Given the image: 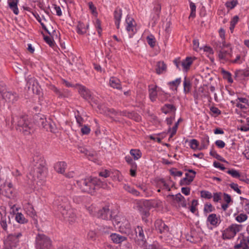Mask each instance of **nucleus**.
Returning a JSON list of instances; mask_svg holds the SVG:
<instances>
[{
	"label": "nucleus",
	"instance_id": "f8f14e48",
	"mask_svg": "<svg viewBox=\"0 0 249 249\" xmlns=\"http://www.w3.org/2000/svg\"><path fill=\"white\" fill-rule=\"evenodd\" d=\"M157 225H158V229H157V232L162 234L159 236V238L161 240H166L165 235L168 233V227L161 220H157Z\"/></svg>",
	"mask_w": 249,
	"mask_h": 249
},
{
	"label": "nucleus",
	"instance_id": "4468645a",
	"mask_svg": "<svg viewBox=\"0 0 249 249\" xmlns=\"http://www.w3.org/2000/svg\"><path fill=\"white\" fill-rule=\"evenodd\" d=\"M3 98L7 102L13 103L18 99V95L15 92L5 91L1 93Z\"/></svg>",
	"mask_w": 249,
	"mask_h": 249
},
{
	"label": "nucleus",
	"instance_id": "a18cd8bd",
	"mask_svg": "<svg viewBox=\"0 0 249 249\" xmlns=\"http://www.w3.org/2000/svg\"><path fill=\"white\" fill-rule=\"evenodd\" d=\"M235 74L236 76H240L243 77L249 76V70H238L236 71Z\"/></svg>",
	"mask_w": 249,
	"mask_h": 249
},
{
	"label": "nucleus",
	"instance_id": "09e8293b",
	"mask_svg": "<svg viewBox=\"0 0 249 249\" xmlns=\"http://www.w3.org/2000/svg\"><path fill=\"white\" fill-rule=\"evenodd\" d=\"M49 119H47L45 117H41L39 119L38 123L40 124L44 129H45V127L47 126L48 124Z\"/></svg>",
	"mask_w": 249,
	"mask_h": 249
},
{
	"label": "nucleus",
	"instance_id": "864d4df0",
	"mask_svg": "<svg viewBox=\"0 0 249 249\" xmlns=\"http://www.w3.org/2000/svg\"><path fill=\"white\" fill-rule=\"evenodd\" d=\"M237 0H232L231 1H227L226 3V6L227 7L230 9H233L237 4Z\"/></svg>",
	"mask_w": 249,
	"mask_h": 249
},
{
	"label": "nucleus",
	"instance_id": "5701e85b",
	"mask_svg": "<svg viewBox=\"0 0 249 249\" xmlns=\"http://www.w3.org/2000/svg\"><path fill=\"white\" fill-rule=\"evenodd\" d=\"M67 166V163L64 161H59L55 164L54 170L58 173L63 174Z\"/></svg>",
	"mask_w": 249,
	"mask_h": 249
},
{
	"label": "nucleus",
	"instance_id": "20e7f679",
	"mask_svg": "<svg viewBox=\"0 0 249 249\" xmlns=\"http://www.w3.org/2000/svg\"><path fill=\"white\" fill-rule=\"evenodd\" d=\"M57 205L58 211L61 213L63 219L69 223H72L75 221L76 218L73 210L71 209L66 202L58 204L55 202Z\"/></svg>",
	"mask_w": 249,
	"mask_h": 249
},
{
	"label": "nucleus",
	"instance_id": "c03bdc74",
	"mask_svg": "<svg viewBox=\"0 0 249 249\" xmlns=\"http://www.w3.org/2000/svg\"><path fill=\"white\" fill-rule=\"evenodd\" d=\"M147 42L151 47H154L155 46V36L154 35L150 34L146 37Z\"/></svg>",
	"mask_w": 249,
	"mask_h": 249
},
{
	"label": "nucleus",
	"instance_id": "bb28decb",
	"mask_svg": "<svg viewBox=\"0 0 249 249\" xmlns=\"http://www.w3.org/2000/svg\"><path fill=\"white\" fill-rule=\"evenodd\" d=\"M110 86L114 89H120L121 88L120 80L116 77H112L109 80Z\"/></svg>",
	"mask_w": 249,
	"mask_h": 249
},
{
	"label": "nucleus",
	"instance_id": "9d476101",
	"mask_svg": "<svg viewBox=\"0 0 249 249\" xmlns=\"http://www.w3.org/2000/svg\"><path fill=\"white\" fill-rule=\"evenodd\" d=\"M28 89L29 93L39 94L41 91L40 87L38 82L34 77H28L26 86Z\"/></svg>",
	"mask_w": 249,
	"mask_h": 249
},
{
	"label": "nucleus",
	"instance_id": "c756f323",
	"mask_svg": "<svg viewBox=\"0 0 249 249\" xmlns=\"http://www.w3.org/2000/svg\"><path fill=\"white\" fill-rule=\"evenodd\" d=\"M122 11L121 9H116L114 12V17L115 19V24L117 28H119L120 21L122 18Z\"/></svg>",
	"mask_w": 249,
	"mask_h": 249
},
{
	"label": "nucleus",
	"instance_id": "39448f33",
	"mask_svg": "<svg viewBox=\"0 0 249 249\" xmlns=\"http://www.w3.org/2000/svg\"><path fill=\"white\" fill-rule=\"evenodd\" d=\"M113 224L122 233L129 234L131 232V226L124 216H117L113 221Z\"/></svg>",
	"mask_w": 249,
	"mask_h": 249
},
{
	"label": "nucleus",
	"instance_id": "3c124183",
	"mask_svg": "<svg viewBox=\"0 0 249 249\" xmlns=\"http://www.w3.org/2000/svg\"><path fill=\"white\" fill-rule=\"evenodd\" d=\"M214 208L211 203H206L204 206V211L206 213H209L213 212Z\"/></svg>",
	"mask_w": 249,
	"mask_h": 249
},
{
	"label": "nucleus",
	"instance_id": "de8ad7c7",
	"mask_svg": "<svg viewBox=\"0 0 249 249\" xmlns=\"http://www.w3.org/2000/svg\"><path fill=\"white\" fill-rule=\"evenodd\" d=\"M199 143L196 139H192L190 142V146L193 149L196 150L199 149L198 147Z\"/></svg>",
	"mask_w": 249,
	"mask_h": 249
},
{
	"label": "nucleus",
	"instance_id": "aec40b11",
	"mask_svg": "<svg viewBox=\"0 0 249 249\" xmlns=\"http://www.w3.org/2000/svg\"><path fill=\"white\" fill-rule=\"evenodd\" d=\"M79 92L81 96L86 100L92 99V95L90 91L83 86H80L79 89Z\"/></svg>",
	"mask_w": 249,
	"mask_h": 249
},
{
	"label": "nucleus",
	"instance_id": "69168bd1",
	"mask_svg": "<svg viewBox=\"0 0 249 249\" xmlns=\"http://www.w3.org/2000/svg\"><path fill=\"white\" fill-rule=\"evenodd\" d=\"M81 131L83 134H88L90 131V129L88 126L84 125L81 128Z\"/></svg>",
	"mask_w": 249,
	"mask_h": 249
},
{
	"label": "nucleus",
	"instance_id": "cd10ccee",
	"mask_svg": "<svg viewBox=\"0 0 249 249\" xmlns=\"http://www.w3.org/2000/svg\"><path fill=\"white\" fill-rule=\"evenodd\" d=\"M183 85L184 92L185 94L190 92L192 87V84L190 79L186 77H185L183 80Z\"/></svg>",
	"mask_w": 249,
	"mask_h": 249
},
{
	"label": "nucleus",
	"instance_id": "c9c22d12",
	"mask_svg": "<svg viewBox=\"0 0 249 249\" xmlns=\"http://www.w3.org/2000/svg\"><path fill=\"white\" fill-rule=\"evenodd\" d=\"M209 144V138L208 136L206 135L204 136L203 138H202L201 142V145L199 148V150H202L204 149H206L208 145Z\"/></svg>",
	"mask_w": 249,
	"mask_h": 249
},
{
	"label": "nucleus",
	"instance_id": "393cba45",
	"mask_svg": "<svg viewBox=\"0 0 249 249\" xmlns=\"http://www.w3.org/2000/svg\"><path fill=\"white\" fill-rule=\"evenodd\" d=\"M193 63V58L191 57H187L185 59L182 61V69L187 71Z\"/></svg>",
	"mask_w": 249,
	"mask_h": 249
},
{
	"label": "nucleus",
	"instance_id": "a878e982",
	"mask_svg": "<svg viewBox=\"0 0 249 249\" xmlns=\"http://www.w3.org/2000/svg\"><path fill=\"white\" fill-rule=\"evenodd\" d=\"M8 3L10 8L13 11V13L16 15H18L19 13L18 8V0H9Z\"/></svg>",
	"mask_w": 249,
	"mask_h": 249
},
{
	"label": "nucleus",
	"instance_id": "a19ab883",
	"mask_svg": "<svg viewBox=\"0 0 249 249\" xmlns=\"http://www.w3.org/2000/svg\"><path fill=\"white\" fill-rule=\"evenodd\" d=\"M16 220L19 223L23 224L26 223L27 220L23 214L21 213H18L15 217Z\"/></svg>",
	"mask_w": 249,
	"mask_h": 249
},
{
	"label": "nucleus",
	"instance_id": "58836bf2",
	"mask_svg": "<svg viewBox=\"0 0 249 249\" xmlns=\"http://www.w3.org/2000/svg\"><path fill=\"white\" fill-rule=\"evenodd\" d=\"M207 221H209L211 225L216 226L218 223V218L215 214L212 213L208 216Z\"/></svg>",
	"mask_w": 249,
	"mask_h": 249
},
{
	"label": "nucleus",
	"instance_id": "a211bd4d",
	"mask_svg": "<svg viewBox=\"0 0 249 249\" xmlns=\"http://www.w3.org/2000/svg\"><path fill=\"white\" fill-rule=\"evenodd\" d=\"M23 209L27 214L30 217L35 218L36 213L33 206L29 202L25 203L23 206Z\"/></svg>",
	"mask_w": 249,
	"mask_h": 249
},
{
	"label": "nucleus",
	"instance_id": "0eeeda50",
	"mask_svg": "<svg viewBox=\"0 0 249 249\" xmlns=\"http://www.w3.org/2000/svg\"><path fill=\"white\" fill-rule=\"evenodd\" d=\"M36 249H50L51 241L47 236L43 234H38L36 237Z\"/></svg>",
	"mask_w": 249,
	"mask_h": 249
},
{
	"label": "nucleus",
	"instance_id": "4be33fe9",
	"mask_svg": "<svg viewBox=\"0 0 249 249\" xmlns=\"http://www.w3.org/2000/svg\"><path fill=\"white\" fill-rule=\"evenodd\" d=\"M110 215L109 210L108 208H103L99 211L97 213V217L102 219H107Z\"/></svg>",
	"mask_w": 249,
	"mask_h": 249
},
{
	"label": "nucleus",
	"instance_id": "37998d69",
	"mask_svg": "<svg viewBox=\"0 0 249 249\" xmlns=\"http://www.w3.org/2000/svg\"><path fill=\"white\" fill-rule=\"evenodd\" d=\"M78 149L79 152L83 153L84 155L87 156H93V154L91 153L90 151H89L86 147L82 146H79L78 147Z\"/></svg>",
	"mask_w": 249,
	"mask_h": 249
},
{
	"label": "nucleus",
	"instance_id": "e2e57ef3",
	"mask_svg": "<svg viewBox=\"0 0 249 249\" xmlns=\"http://www.w3.org/2000/svg\"><path fill=\"white\" fill-rule=\"evenodd\" d=\"M53 8L54 9V11L56 13V15H57L58 16H62V13L61 11V9L59 6H57L56 4H53Z\"/></svg>",
	"mask_w": 249,
	"mask_h": 249
},
{
	"label": "nucleus",
	"instance_id": "79ce46f5",
	"mask_svg": "<svg viewBox=\"0 0 249 249\" xmlns=\"http://www.w3.org/2000/svg\"><path fill=\"white\" fill-rule=\"evenodd\" d=\"M149 97L152 101L156 100V86H151L149 87Z\"/></svg>",
	"mask_w": 249,
	"mask_h": 249
},
{
	"label": "nucleus",
	"instance_id": "0e129e2a",
	"mask_svg": "<svg viewBox=\"0 0 249 249\" xmlns=\"http://www.w3.org/2000/svg\"><path fill=\"white\" fill-rule=\"evenodd\" d=\"M221 193H215L213 196V200L214 202H218L221 199Z\"/></svg>",
	"mask_w": 249,
	"mask_h": 249
},
{
	"label": "nucleus",
	"instance_id": "ddd939ff",
	"mask_svg": "<svg viewBox=\"0 0 249 249\" xmlns=\"http://www.w3.org/2000/svg\"><path fill=\"white\" fill-rule=\"evenodd\" d=\"M196 174V172L193 170H189L188 173L185 174V177L180 180V185L183 186L190 184L194 180Z\"/></svg>",
	"mask_w": 249,
	"mask_h": 249
},
{
	"label": "nucleus",
	"instance_id": "6ab92c4d",
	"mask_svg": "<svg viewBox=\"0 0 249 249\" xmlns=\"http://www.w3.org/2000/svg\"><path fill=\"white\" fill-rule=\"evenodd\" d=\"M138 232L139 233V239L138 240V244L140 246L143 247L145 245V241L144 240V236L143 232V231L141 227L138 226L137 228L136 229V232L137 233Z\"/></svg>",
	"mask_w": 249,
	"mask_h": 249
},
{
	"label": "nucleus",
	"instance_id": "7c9ffc66",
	"mask_svg": "<svg viewBox=\"0 0 249 249\" xmlns=\"http://www.w3.org/2000/svg\"><path fill=\"white\" fill-rule=\"evenodd\" d=\"M88 27V24L85 25L83 23L79 22L77 26V32L79 34H85Z\"/></svg>",
	"mask_w": 249,
	"mask_h": 249
},
{
	"label": "nucleus",
	"instance_id": "13d9d810",
	"mask_svg": "<svg viewBox=\"0 0 249 249\" xmlns=\"http://www.w3.org/2000/svg\"><path fill=\"white\" fill-rule=\"evenodd\" d=\"M198 204V202H197V200H196V199H194L193 200H192V204H191V206L190 207V211L193 213H195L196 211V206H197Z\"/></svg>",
	"mask_w": 249,
	"mask_h": 249
},
{
	"label": "nucleus",
	"instance_id": "6e6d98bb",
	"mask_svg": "<svg viewBox=\"0 0 249 249\" xmlns=\"http://www.w3.org/2000/svg\"><path fill=\"white\" fill-rule=\"evenodd\" d=\"M110 174L111 172L105 169L100 172L99 175L100 177L107 178L110 175Z\"/></svg>",
	"mask_w": 249,
	"mask_h": 249
},
{
	"label": "nucleus",
	"instance_id": "c85d7f7f",
	"mask_svg": "<svg viewBox=\"0 0 249 249\" xmlns=\"http://www.w3.org/2000/svg\"><path fill=\"white\" fill-rule=\"evenodd\" d=\"M157 186L159 187L160 188L157 190V192H160V189L166 190L168 191H170V188L168 184L163 179L157 180Z\"/></svg>",
	"mask_w": 249,
	"mask_h": 249
},
{
	"label": "nucleus",
	"instance_id": "052dcab7",
	"mask_svg": "<svg viewBox=\"0 0 249 249\" xmlns=\"http://www.w3.org/2000/svg\"><path fill=\"white\" fill-rule=\"evenodd\" d=\"M222 71L224 74V76L225 77V78H227L229 82L232 83L233 81L231 77V73L223 70Z\"/></svg>",
	"mask_w": 249,
	"mask_h": 249
},
{
	"label": "nucleus",
	"instance_id": "b1692460",
	"mask_svg": "<svg viewBox=\"0 0 249 249\" xmlns=\"http://www.w3.org/2000/svg\"><path fill=\"white\" fill-rule=\"evenodd\" d=\"M167 65L163 61H159L157 63V74H164L167 71Z\"/></svg>",
	"mask_w": 249,
	"mask_h": 249
},
{
	"label": "nucleus",
	"instance_id": "dca6fc26",
	"mask_svg": "<svg viewBox=\"0 0 249 249\" xmlns=\"http://www.w3.org/2000/svg\"><path fill=\"white\" fill-rule=\"evenodd\" d=\"M6 209L4 207L0 208V224L3 230L6 231L7 228Z\"/></svg>",
	"mask_w": 249,
	"mask_h": 249
},
{
	"label": "nucleus",
	"instance_id": "f03ea898",
	"mask_svg": "<svg viewBox=\"0 0 249 249\" xmlns=\"http://www.w3.org/2000/svg\"><path fill=\"white\" fill-rule=\"evenodd\" d=\"M77 185L83 192L92 194L94 191L95 187L105 188L107 186L106 183H104L96 178L87 177L76 181Z\"/></svg>",
	"mask_w": 249,
	"mask_h": 249
},
{
	"label": "nucleus",
	"instance_id": "8fccbe9b",
	"mask_svg": "<svg viewBox=\"0 0 249 249\" xmlns=\"http://www.w3.org/2000/svg\"><path fill=\"white\" fill-rule=\"evenodd\" d=\"M248 216L246 214L241 213L236 217V220L238 222H243L247 219Z\"/></svg>",
	"mask_w": 249,
	"mask_h": 249
},
{
	"label": "nucleus",
	"instance_id": "338daca9",
	"mask_svg": "<svg viewBox=\"0 0 249 249\" xmlns=\"http://www.w3.org/2000/svg\"><path fill=\"white\" fill-rule=\"evenodd\" d=\"M89 7V9L91 10L92 14H96V8L93 5L92 2H89L88 3Z\"/></svg>",
	"mask_w": 249,
	"mask_h": 249
},
{
	"label": "nucleus",
	"instance_id": "bf43d9fd",
	"mask_svg": "<svg viewBox=\"0 0 249 249\" xmlns=\"http://www.w3.org/2000/svg\"><path fill=\"white\" fill-rule=\"evenodd\" d=\"M231 188L239 194H241V191L239 189L238 185L236 183H232L229 185Z\"/></svg>",
	"mask_w": 249,
	"mask_h": 249
},
{
	"label": "nucleus",
	"instance_id": "4c0bfd02",
	"mask_svg": "<svg viewBox=\"0 0 249 249\" xmlns=\"http://www.w3.org/2000/svg\"><path fill=\"white\" fill-rule=\"evenodd\" d=\"M124 189L127 192L135 196H139L140 195V193L137 190L128 185L124 184Z\"/></svg>",
	"mask_w": 249,
	"mask_h": 249
},
{
	"label": "nucleus",
	"instance_id": "2eb2a0df",
	"mask_svg": "<svg viewBox=\"0 0 249 249\" xmlns=\"http://www.w3.org/2000/svg\"><path fill=\"white\" fill-rule=\"evenodd\" d=\"M231 48H229L227 50L224 49L223 47L220 49L218 53V57L220 60L227 61L231 56Z\"/></svg>",
	"mask_w": 249,
	"mask_h": 249
},
{
	"label": "nucleus",
	"instance_id": "7ed1b4c3",
	"mask_svg": "<svg viewBox=\"0 0 249 249\" xmlns=\"http://www.w3.org/2000/svg\"><path fill=\"white\" fill-rule=\"evenodd\" d=\"M11 123L16 126V129L25 135L30 134L32 131V124L29 122L27 116L23 115H13Z\"/></svg>",
	"mask_w": 249,
	"mask_h": 249
},
{
	"label": "nucleus",
	"instance_id": "f257e3e1",
	"mask_svg": "<svg viewBox=\"0 0 249 249\" xmlns=\"http://www.w3.org/2000/svg\"><path fill=\"white\" fill-rule=\"evenodd\" d=\"M34 167L31 172L27 176V183L35 185V182L38 186L43 185L47 174L45 162L40 155H35L33 157Z\"/></svg>",
	"mask_w": 249,
	"mask_h": 249
},
{
	"label": "nucleus",
	"instance_id": "603ef678",
	"mask_svg": "<svg viewBox=\"0 0 249 249\" xmlns=\"http://www.w3.org/2000/svg\"><path fill=\"white\" fill-rule=\"evenodd\" d=\"M227 173L233 178H239L240 177L239 173L234 169L229 170L227 171Z\"/></svg>",
	"mask_w": 249,
	"mask_h": 249
},
{
	"label": "nucleus",
	"instance_id": "1a4fd4ad",
	"mask_svg": "<svg viewBox=\"0 0 249 249\" xmlns=\"http://www.w3.org/2000/svg\"><path fill=\"white\" fill-rule=\"evenodd\" d=\"M241 227V225L237 224L231 225L224 231L222 233L223 238L231 239L233 238L236 233L240 231Z\"/></svg>",
	"mask_w": 249,
	"mask_h": 249
},
{
	"label": "nucleus",
	"instance_id": "680f3d73",
	"mask_svg": "<svg viewBox=\"0 0 249 249\" xmlns=\"http://www.w3.org/2000/svg\"><path fill=\"white\" fill-rule=\"evenodd\" d=\"M170 173L172 175L177 177H181L183 173L180 171H177L175 169L170 170Z\"/></svg>",
	"mask_w": 249,
	"mask_h": 249
},
{
	"label": "nucleus",
	"instance_id": "423d86ee",
	"mask_svg": "<svg viewBox=\"0 0 249 249\" xmlns=\"http://www.w3.org/2000/svg\"><path fill=\"white\" fill-rule=\"evenodd\" d=\"M153 206L152 202L148 200H138L135 208L140 213L143 219L149 215V210Z\"/></svg>",
	"mask_w": 249,
	"mask_h": 249
},
{
	"label": "nucleus",
	"instance_id": "2f4dec72",
	"mask_svg": "<svg viewBox=\"0 0 249 249\" xmlns=\"http://www.w3.org/2000/svg\"><path fill=\"white\" fill-rule=\"evenodd\" d=\"M247 241L244 238L240 240L239 243L235 245L234 247L235 249H249V247L247 244Z\"/></svg>",
	"mask_w": 249,
	"mask_h": 249
},
{
	"label": "nucleus",
	"instance_id": "473e14b6",
	"mask_svg": "<svg viewBox=\"0 0 249 249\" xmlns=\"http://www.w3.org/2000/svg\"><path fill=\"white\" fill-rule=\"evenodd\" d=\"M174 199L177 202L179 203V205L182 207H186V202L185 198L180 193H178L176 195Z\"/></svg>",
	"mask_w": 249,
	"mask_h": 249
},
{
	"label": "nucleus",
	"instance_id": "72a5a7b5",
	"mask_svg": "<svg viewBox=\"0 0 249 249\" xmlns=\"http://www.w3.org/2000/svg\"><path fill=\"white\" fill-rule=\"evenodd\" d=\"M181 82V78H178L175 80L168 82V85L171 89H173L175 88V89L177 91L178 86L180 85Z\"/></svg>",
	"mask_w": 249,
	"mask_h": 249
},
{
	"label": "nucleus",
	"instance_id": "774afa93",
	"mask_svg": "<svg viewBox=\"0 0 249 249\" xmlns=\"http://www.w3.org/2000/svg\"><path fill=\"white\" fill-rule=\"evenodd\" d=\"M215 143L216 145L220 148H223L225 146V142L221 140H217Z\"/></svg>",
	"mask_w": 249,
	"mask_h": 249
},
{
	"label": "nucleus",
	"instance_id": "412c9836",
	"mask_svg": "<svg viewBox=\"0 0 249 249\" xmlns=\"http://www.w3.org/2000/svg\"><path fill=\"white\" fill-rule=\"evenodd\" d=\"M5 196L8 198H13L15 196L16 192L11 183H8L5 189Z\"/></svg>",
	"mask_w": 249,
	"mask_h": 249
},
{
	"label": "nucleus",
	"instance_id": "5fc2aeb1",
	"mask_svg": "<svg viewBox=\"0 0 249 249\" xmlns=\"http://www.w3.org/2000/svg\"><path fill=\"white\" fill-rule=\"evenodd\" d=\"M190 6L191 10L190 17L194 18L196 16V6L195 4L192 2H190Z\"/></svg>",
	"mask_w": 249,
	"mask_h": 249
},
{
	"label": "nucleus",
	"instance_id": "ea45409f",
	"mask_svg": "<svg viewBox=\"0 0 249 249\" xmlns=\"http://www.w3.org/2000/svg\"><path fill=\"white\" fill-rule=\"evenodd\" d=\"M130 154L135 160H138L142 157V153L139 149H131Z\"/></svg>",
	"mask_w": 249,
	"mask_h": 249
},
{
	"label": "nucleus",
	"instance_id": "f3484780",
	"mask_svg": "<svg viewBox=\"0 0 249 249\" xmlns=\"http://www.w3.org/2000/svg\"><path fill=\"white\" fill-rule=\"evenodd\" d=\"M110 239L115 244H120L126 240V236L114 233L110 235Z\"/></svg>",
	"mask_w": 249,
	"mask_h": 249
},
{
	"label": "nucleus",
	"instance_id": "9b49d317",
	"mask_svg": "<svg viewBox=\"0 0 249 249\" xmlns=\"http://www.w3.org/2000/svg\"><path fill=\"white\" fill-rule=\"evenodd\" d=\"M21 236L20 233L16 234L9 235L4 241V246L6 248L13 249L16 247L18 242V238Z\"/></svg>",
	"mask_w": 249,
	"mask_h": 249
},
{
	"label": "nucleus",
	"instance_id": "f704fd0d",
	"mask_svg": "<svg viewBox=\"0 0 249 249\" xmlns=\"http://www.w3.org/2000/svg\"><path fill=\"white\" fill-rule=\"evenodd\" d=\"M176 107L175 106L171 104H165L162 108L161 110L162 112L165 114H167L170 112H175L176 110Z\"/></svg>",
	"mask_w": 249,
	"mask_h": 249
},
{
	"label": "nucleus",
	"instance_id": "e433bc0d",
	"mask_svg": "<svg viewBox=\"0 0 249 249\" xmlns=\"http://www.w3.org/2000/svg\"><path fill=\"white\" fill-rule=\"evenodd\" d=\"M47 131H51L52 132H55L56 128L55 124L52 120L49 118L48 124L47 126L45 127V129Z\"/></svg>",
	"mask_w": 249,
	"mask_h": 249
},
{
	"label": "nucleus",
	"instance_id": "6e6552de",
	"mask_svg": "<svg viewBox=\"0 0 249 249\" xmlns=\"http://www.w3.org/2000/svg\"><path fill=\"white\" fill-rule=\"evenodd\" d=\"M124 26L130 37H132L138 29L136 22L132 17L128 16L125 18Z\"/></svg>",
	"mask_w": 249,
	"mask_h": 249
},
{
	"label": "nucleus",
	"instance_id": "4d7b16f0",
	"mask_svg": "<svg viewBox=\"0 0 249 249\" xmlns=\"http://www.w3.org/2000/svg\"><path fill=\"white\" fill-rule=\"evenodd\" d=\"M174 63L176 66V67L179 70H181L182 61L180 60V57H178L175 59L173 61Z\"/></svg>",
	"mask_w": 249,
	"mask_h": 249
},
{
	"label": "nucleus",
	"instance_id": "49530a36",
	"mask_svg": "<svg viewBox=\"0 0 249 249\" xmlns=\"http://www.w3.org/2000/svg\"><path fill=\"white\" fill-rule=\"evenodd\" d=\"M201 196L204 198L210 199L213 197V195L211 193L208 191H201L200 192Z\"/></svg>",
	"mask_w": 249,
	"mask_h": 249
}]
</instances>
